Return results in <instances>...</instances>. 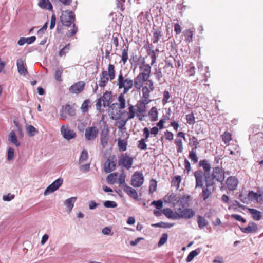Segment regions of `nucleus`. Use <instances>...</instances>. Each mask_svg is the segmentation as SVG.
<instances>
[{"mask_svg":"<svg viewBox=\"0 0 263 263\" xmlns=\"http://www.w3.org/2000/svg\"><path fill=\"white\" fill-rule=\"evenodd\" d=\"M117 85L119 90H123V94H126L133 87V79L127 74L123 75L122 72H120L117 78Z\"/></svg>","mask_w":263,"mask_h":263,"instance_id":"f03ea898","label":"nucleus"},{"mask_svg":"<svg viewBox=\"0 0 263 263\" xmlns=\"http://www.w3.org/2000/svg\"><path fill=\"white\" fill-rule=\"evenodd\" d=\"M170 98V93L168 91L165 90L163 92V98L162 99V103L165 105L168 102V100Z\"/></svg>","mask_w":263,"mask_h":263,"instance_id":"e2e57ef3","label":"nucleus"},{"mask_svg":"<svg viewBox=\"0 0 263 263\" xmlns=\"http://www.w3.org/2000/svg\"><path fill=\"white\" fill-rule=\"evenodd\" d=\"M127 111L124 110L121 112L120 116H125L127 119L131 120L135 116L137 117V112L135 106L132 104H128Z\"/></svg>","mask_w":263,"mask_h":263,"instance_id":"4468645a","label":"nucleus"},{"mask_svg":"<svg viewBox=\"0 0 263 263\" xmlns=\"http://www.w3.org/2000/svg\"><path fill=\"white\" fill-rule=\"evenodd\" d=\"M26 131L29 136L32 137L37 133V130L32 125H28L26 127Z\"/></svg>","mask_w":263,"mask_h":263,"instance_id":"c03bdc74","label":"nucleus"},{"mask_svg":"<svg viewBox=\"0 0 263 263\" xmlns=\"http://www.w3.org/2000/svg\"><path fill=\"white\" fill-rule=\"evenodd\" d=\"M89 103V100H86L83 102L81 107L83 112H85L88 111Z\"/></svg>","mask_w":263,"mask_h":263,"instance_id":"bf43d9fd","label":"nucleus"},{"mask_svg":"<svg viewBox=\"0 0 263 263\" xmlns=\"http://www.w3.org/2000/svg\"><path fill=\"white\" fill-rule=\"evenodd\" d=\"M118 145L120 151H125L126 150L127 143L124 140H119L118 141Z\"/></svg>","mask_w":263,"mask_h":263,"instance_id":"de8ad7c7","label":"nucleus"},{"mask_svg":"<svg viewBox=\"0 0 263 263\" xmlns=\"http://www.w3.org/2000/svg\"><path fill=\"white\" fill-rule=\"evenodd\" d=\"M85 86V83L84 81H79L71 85L69 88V91L73 94H79L83 91Z\"/></svg>","mask_w":263,"mask_h":263,"instance_id":"2eb2a0df","label":"nucleus"},{"mask_svg":"<svg viewBox=\"0 0 263 263\" xmlns=\"http://www.w3.org/2000/svg\"><path fill=\"white\" fill-rule=\"evenodd\" d=\"M88 158V153L87 150L82 151L79 158V163H81L86 161Z\"/></svg>","mask_w":263,"mask_h":263,"instance_id":"09e8293b","label":"nucleus"},{"mask_svg":"<svg viewBox=\"0 0 263 263\" xmlns=\"http://www.w3.org/2000/svg\"><path fill=\"white\" fill-rule=\"evenodd\" d=\"M98 129L96 127H89L86 129L85 137L87 140H93L98 134Z\"/></svg>","mask_w":263,"mask_h":263,"instance_id":"6ab92c4d","label":"nucleus"},{"mask_svg":"<svg viewBox=\"0 0 263 263\" xmlns=\"http://www.w3.org/2000/svg\"><path fill=\"white\" fill-rule=\"evenodd\" d=\"M194 29H187L184 32V36L186 42H191L192 40L193 33Z\"/></svg>","mask_w":263,"mask_h":263,"instance_id":"4c0bfd02","label":"nucleus"},{"mask_svg":"<svg viewBox=\"0 0 263 263\" xmlns=\"http://www.w3.org/2000/svg\"><path fill=\"white\" fill-rule=\"evenodd\" d=\"M186 73L187 75L189 76H192L195 73V67L192 64H190L189 65Z\"/></svg>","mask_w":263,"mask_h":263,"instance_id":"0e129e2a","label":"nucleus"},{"mask_svg":"<svg viewBox=\"0 0 263 263\" xmlns=\"http://www.w3.org/2000/svg\"><path fill=\"white\" fill-rule=\"evenodd\" d=\"M167 238L168 235L166 233L163 234L158 242V246L160 247L164 245L166 242Z\"/></svg>","mask_w":263,"mask_h":263,"instance_id":"6e6d98bb","label":"nucleus"},{"mask_svg":"<svg viewBox=\"0 0 263 263\" xmlns=\"http://www.w3.org/2000/svg\"><path fill=\"white\" fill-rule=\"evenodd\" d=\"M133 162V159L130 157L127 154H122L119 158L118 165L122 166L129 170L132 167Z\"/></svg>","mask_w":263,"mask_h":263,"instance_id":"0eeeda50","label":"nucleus"},{"mask_svg":"<svg viewBox=\"0 0 263 263\" xmlns=\"http://www.w3.org/2000/svg\"><path fill=\"white\" fill-rule=\"evenodd\" d=\"M260 196V195H259L253 191H250L248 194V197L253 202H257Z\"/></svg>","mask_w":263,"mask_h":263,"instance_id":"a18cd8bd","label":"nucleus"},{"mask_svg":"<svg viewBox=\"0 0 263 263\" xmlns=\"http://www.w3.org/2000/svg\"><path fill=\"white\" fill-rule=\"evenodd\" d=\"M145 85L143 86L142 88V99L146 103H148L150 102L149 97L150 92L154 90V82L152 80L147 81V82L145 83Z\"/></svg>","mask_w":263,"mask_h":263,"instance_id":"20e7f679","label":"nucleus"},{"mask_svg":"<svg viewBox=\"0 0 263 263\" xmlns=\"http://www.w3.org/2000/svg\"><path fill=\"white\" fill-rule=\"evenodd\" d=\"M63 180L62 178H58L55 180L53 183L50 184L45 190L44 194L47 195L48 194L51 193L58 190L63 184Z\"/></svg>","mask_w":263,"mask_h":263,"instance_id":"f8f14e48","label":"nucleus"},{"mask_svg":"<svg viewBox=\"0 0 263 263\" xmlns=\"http://www.w3.org/2000/svg\"><path fill=\"white\" fill-rule=\"evenodd\" d=\"M181 181V177L180 176H177L174 177L172 180L171 186L175 187L177 190L179 187V184Z\"/></svg>","mask_w":263,"mask_h":263,"instance_id":"79ce46f5","label":"nucleus"},{"mask_svg":"<svg viewBox=\"0 0 263 263\" xmlns=\"http://www.w3.org/2000/svg\"><path fill=\"white\" fill-rule=\"evenodd\" d=\"M222 139L225 144H228L232 139L231 135L228 132H225L222 135Z\"/></svg>","mask_w":263,"mask_h":263,"instance_id":"8fccbe9b","label":"nucleus"},{"mask_svg":"<svg viewBox=\"0 0 263 263\" xmlns=\"http://www.w3.org/2000/svg\"><path fill=\"white\" fill-rule=\"evenodd\" d=\"M77 200V197H73L67 199L65 201V205L66 206L69 211L70 212L73 207V204Z\"/></svg>","mask_w":263,"mask_h":263,"instance_id":"473e14b6","label":"nucleus"},{"mask_svg":"<svg viewBox=\"0 0 263 263\" xmlns=\"http://www.w3.org/2000/svg\"><path fill=\"white\" fill-rule=\"evenodd\" d=\"M116 77L115 66L112 64H109L107 70H103L100 74L98 85L101 87L106 86L108 81L114 80Z\"/></svg>","mask_w":263,"mask_h":263,"instance_id":"f257e3e1","label":"nucleus"},{"mask_svg":"<svg viewBox=\"0 0 263 263\" xmlns=\"http://www.w3.org/2000/svg\"><path fill=\"white\" fill-rule=\"evenodd\" d=\"M118 100L119 101L118 108L119 109H124L126 107V100L124 97L123 93H121L119 96Z\"/></svg>","mask_w":263,"mask_h":263,"instance_id":"72a5a7b5","label":"nucleus"},{"mask_svg":"<svg viewBox=\"0 0 263 263\" xmlns=\"http://www.w3.org/2000/svg\"><path fill=\"white\" fill-rule=\"evenodd\" d=\"M18 72L21 75L28 73L27 69L25 65V61L22 58L18 59L16 62Z\"/></svg>","mask_w":263,"mask_h":263,"instance_id":"4be33fe9","label":"nucleus"},{"mask_svg":"<svg viewBox=\"0 0 263 263\" xmlns=\"http://www.w3.org/2000/svg\"><path fill=\"white\" fill-rule=\"evenodd\" d=\"M147 141L144 139H140L138 141L137 147L140 150H146L147 149V144L146 142Z\"/></svg>","mask_w":263,"mask_h":263,"instance_id":"3c124183","label":"nucleus"},{"mask_svg":"<svg viewBox=\"0 0 263 263\" xmlns=\"http://www.w3.org/2000/svg\"><path fill=\"white\" fill-rule=\"evenodd\" d=\"M120 117L122 118V119L117 121V124L118 128H122L126 125L127 122L129 120L127 119L125 116H120Z\"/></svg>","mask_w":263,"mask_h":263,"instance_id":"603ef678","label":"nucleus"},{"mask_svg":"<svg viewBox=\"0 0 263 263\" xmlns=\"http://www.w3.org/2000/svg\"><path fill=\"white\" fill-rule=\"evenodd\" d=\"M116 158L115 155H111L108 157L104 163L103 170L106 173H110L116 169Z\"/></svg>","mask_w":263,"mask_h":263,"instance_id":"423d86ee","label":"nucleus"},{"mask_svg":"<svg viewBox=\"0 0 263 263\" xmlns=\"http://www.w3.org/2000/svg\"><path fill=\"white\" fill-rule=\"evenodd\" d=\"M174 226L173 223L164 222H160L157 223L152 224V227H159L162 228H169Z\"/></svg>","mask_w":263,"mask_h":263,"instance_id":"ea45409f","label":"nucleus"},{"mask_svg":"<svg viewBox=\"0 0 263 263\" xmlns=\"http://www.w3.org/2000/svg\"><path fill=\"white\" fill-rule=\"evenodd\" d=\"M121 57L122 61L125 64L128 59V48L127 47L122 50Z\"/></svg>","mask_w":263,"mask_h":263,"instance_id":"58836bf2","label":"nucleus"},{"mask_svg":"<svg viewBox=\"0 0 263 263\" xmlns=\"http://www.w3.org/2000/svg\"><path fill=\"white\" fill-rule=\"evenodd\" d=\"M157 189V182L155 180H152L151 182V184L149 187V192L150 193H153L156 191Z\"/></svg>","mask_w":263,"mask_h":263,"instance_id":"13d9d810","label":"nucleus"},{"mask_svg":"<svg viewBox=\"0 0 263 263\" xmlns=\"http://www.w3.org/2000/svg\"><path fill=\"white\" fill-rule=\"evenodd\" d=\"M111 96L110 93L108 92H106L101 98L103 101V105L104 106H106L109 105V102Z\"/></svg>","mask_w":263,"mask_h":263,"instance_id":"a19ab883","label":"nucleus"},{"mask_svg":"<svg viewBox=\"0 0 263 263\" xmlns=\"http://www.w3.org/2000/svg\"><path fill=\"white\" fill-rule=\"evenodd\" d=\"M249 211L254 219L259 220L261 218L262 213L261 212L254 209H249Z\"/></svg>","mask_w":263,"mask_h":263,"instance_id":"c756f323","label":"nucleus"},{"mask_svg":"<svg viewBox=\"0 0 263 263\" xmlns=\"http://www.w3.org/2000/svg\"><path fill=\"white\" fill-rule=\"evenodd\" d=\"M104 205L106 208H115L117 204L116 202L113 201H106L104 203Z\"/></svg>","mask_w":263,"mask_h":263,"instance_id":"69168bd1","label":"nucleus"},{"mask_svg":"<svg viewBox=\"0 0 263 263\" xmlns=\"http://www.w3.org/2000/svg\"><path fill=\"white\" fill-rule=\"evenodd\" d=\"M201 250V249L200 248H197L196 250L191 251L187 256L186 261L187 262H191L195 256L200 253Z\"/></svg>","mask_w":263,"mask_h":263,"instance_id":"2f4dec72","label":"nucleus"},{"mask_svg":"<svg viewBox=\"0 0 263 263\" xmlns=\"http://www.w3.org/2000/svg\"><path fill=\"white\" fill-rule=\"evenodd\" d=\"M214 184V181L211 179L210 176H206V188L203 189L202 191V196L203 199L205 200L208 199L211 194V191L209 189V187H212Z\"/></svg>","mask_w":263,"mask_h":263,"instance_id":"aec40b11","label":"nucleus"},{"mask_svg":"<svg viewBox=\"0 0 263 263\" xmlns=\"http://www.w3.org/2000/svg\"><path fill=\"white\" fill-rule=\"evenodd\" d=\"M8 140L17 147H18L20 145V142L18 141L15 133L13 130L11 131L9 133L8 135Z\"/></svg>","mask_w":263,"mask_h":263,"instance_id":"c85d7f7f","label":"nucleus"},{"mask_svg":"<svg viewBox=\"0 0 263 263\" xmlns=\"http://www.w3.org/2000/svg\"><path fill=\"white\" fill-rule=\"evenodd\" d=\"M76 114L74 108L68 104L63 106L60 111V115L63 120L67 119V115L70 116H74L76 115Z\"/></svg>","mask_w":263,"mask_h":263,"instance_id":"6e6552de","label":"nucleus"},{"mask_svg":"<svg viewBox=\"0 0 263 263\" xmlns=\"http://www.w3.org/2000/svg\"><path fill=\"white\" fill-rule=\"evenodd\" d=\"M144 181V177L141 172L136 171L133 174L132 180L131 184L135 187H138L142 185Z\"/></svg>","mask_w":263,"mask_h":263,"instance_id":"9d476101","label":"nucleus"},{"mask_svg":"<svg viewBox=\"0 0 263 263\" xmlns=\"http://www.w3.org/2000/svg\"><path fill=\"white\" fill-rule=\"evenodd\" d=\"M194 151L192 149V151L190 152L189 158L194 163H196L198 162V158Z\"/></svg>","mask_w":263,"mask_h":263,"instance_id":"052dcab7","label":"nucleus"},{"mask_svg":"<svg viewBox=\"0 0 263 263\" xmlns=\"http://www.w3.org/2000/svg\"><path fill=\"white\" fill-rule=\"evenodd\" d=\"M257 229V225L254 222H250L246 228H240L241 231L245 233H251L256 232Z\"/></svg>","mask_w":263,"mask_h":263,"instance_id":"a878e982","label":"nucleus"},{"mask_svg":"<svg viewBox=\"0 0 263 263\" xmlns=\"http://www.w3.org/2000/svg\"><path fill=\"white\" fill-rule=\"evenodd\" d=\"M147 79L142 77V76L138 74L133 80V86L137 90H140L144 86V82H147L149 81Z\"/></svg>","mask_w":263,"mask_h":263,"instance_id":"f3484780","label":"nucleus"},{"mask_svg":"<svg viewBox=\"0 0 263 263\" xmlns=\"http://www.w3.org/2000/svg\"><path fill=\"white\" fill-rule=\"evenodd\" d=\"M163 200L164 202L172 204L173 206H175L178 204L181 200V197L180 195L175 193H168L166 195L164 198Z\"/></svg>","mask_w":263,"mask_h":263,"instance_id":"1a4fd4ad","label":"nucleus"},{"mask_svg":"<svg viewBox=\"0 0 263 263\" xmlns=\"http://www.w3.org/2000/svg\"><path fill=\"white\" fill-rule=\"evenodd\" d=\"M162 33L161 30L159 29H157L155 30L153 33V43H157L162 37Z\"/></svg>","mask_w":263,"mask_h":263,"instance_id":"e433bc0d","label":"nucleus"},{"mask_svg":"<svg viewBox=\"0 0 263 263\" xmlns=\"http://www.w3.org/2000/svg\"><path fill=\"white\" fill-rule=\"evenodd\" d=\"M162 212L169 219H177L180 217V215L179 214L174 212L171 209L168 208L164 209Z\"/></svg>","mask_w":263,"mask_h":263,"instance_id":"393cba45","label":"nucleus"},{"mask_svg":"<svg viewBox=\"0 0 263 263\" xmlns=\"http://www.w3.org/2000/svg\"><path fill=\"white\" fill-rule=\"evenodd\" d=\"M195 215V212L192 209H185L182 210V218L190 219Z\"/></svg>","mask_w":263,"mask_h":263,"instance_id":"cd10ccee","label":"nucleus"},{"mask_svg":"<svg viewBox=\"0 0 263 263\" xmlns=\"http://www.w3.org/2000/svg\"><path fill=\"white\" fill-rule=\"evenodd\" d=\"M147 54L151 55V58L152 59L151 65H153L155 62L156 60V55L155 52L153 50H148Z\"/></svg>","mask_w":263,"mask_h":263,"instance_id":"4d7b16f0","label":"nucleus"},{"mask_svg":"<svg viewBox=\"0 0 263 263\" xmlns=\"http://www.w3.org/2000/svg\"><path fill=\"white\" fill-rule=\"evenodd\" d=\"M120 34L118 33H114L112 35V43L116 47V49L119 46V36Z\"/></svg>","mask_w":263,"mask_h":263,"instance_id":"5fc2aeb1","label":"nucleus"},{"mask_svg":"<svg viewBox=\"0 0 263 263\" xmlns=\"http://www.w3.org/2000/svg\"><path fill=\"white\" fill-rule=\"evenodd\" d=\"M125 2V0H117V7L120 9L121 11H123L124 10V4Z\"/></svg>","mask_w":263,"mask_h":263,"instance_id":"774afa93","label":"nucleus"},{"mask_svg":"<svg viewBox=\"0 0 263 263\" xmlns=\"http://www.w3.org/2000/svg\"><path fill=\"white\" fill-rule=\"evenodd\" d=\"M147 104L142 100V101L138 102L135 106L137 112V117L140 120H142V116L146 112V107L145 105Z\"/></svg>","mask_w":263,"mask_h":263,"instance_id":"a211bd4d","label":"nucleus"},{"mask_svg":"<svg viewBox=\"0 0 263 263\" xmlns=\"http://www.w3.org/2000/svg\"><path fill=\"white\" fill-rule=\"evenodd\" d=\"M78 31V28L77 26L73 24L72 25V29L68 31V33H67V37H71L74 36Z\"/></svg>","mask_w":263,"mask_h":263,"instance_id":"864d4df0","label":"nucleus"},{"mask_svg":"<svg viewBox=\"0 0 263 263\" xmlns=\"http://www.w3.org/2000/svg\"><path fill=\"white\" fill-rule=\"evenodd\" d=\"M70 49V44L68 43L62 49H61L59 52V55L60 57H63L65 55L66 53H68Z\"/></svg>","mask_w":263,"mask_h":263,"instance_id":"49530a36","label":"nucleus"},{"mask_svg":"<svg viewBox=\"0 0 263 263\" xmlns=\"http://www.w3.org/2000/svg\"><path fill=\"white\" fill-rule=\"evenodd\" d=\"M63 72V69L62 67H59L57 68L55 72L54 77L55 79L59 82H61L62 81V75Z\"/></svg>","mask_w":263,"mask_h":263,"instance_id":"37998d69","label":"nucleus"},{"mask_svg":"<svg viewBox=\"0 0 263 263\" xmlns=\"http://www.w3.org/2000/svg\"><path fill=\"white\" fill-rule=\"evenodd\" d=\"M186 119L187 123L189 124H193L195 122V118L193 114L186 115Z\"/></svg>","mask_w":263,"mask_h":263,"instance_id":"338daca9","label":"nucleus"},{"mask_svg":"<svg viewBox=\"0 0 263 263\" xmlns=\"http://www.w3.org/2000/svg\"><path fill=\"white\" fill-rule=\"evenodd\" d=\"M126 175L124 173L119 174L117 173H111L106 178L107 182L109 184H114L117 182L120 185L124 184Z\"/></svg>","mask_w":263,"mask_h":263,"instance_id":"7ed1b4c3","label":"nucleus"},{"mask_svg":"<svg viewBox=\"0 0 263 263\" xmlns=\"http://www.w3.org/2000/svg\"><path fill=\"white\" fill-rule=\"evenodd\" d=\"M39 6L42 9L52 11L53 7L49 0H41L38 4Z\"/></svg>","mask_w":263,"mask_h":263,"instance_id":"bb28decb","label":"nucleus"},{"mask_svg":"<svg viewBox=\"0 0 263 263\" xmlns=\"http://www.w3.org/2000/svg\"><path fill=\"white\" fill-rule=\"evenodd\" d=\"M199 166L202 167L205 172H209L211 169V165L208 161L206 160H200L199 163Z\"/></svg>","mask_w":263,"mask_h":263,"instance_id":"c9c22d12","label":"nucleus"},{"mask_svg":"<svg viewBox=\"0 0 263 263\" xmlns=\"http://www.w3.org/2000/svg\"><path fill=\"white\" fill-rule=\"evenodd\" d=\"M197 222L199 228L201 229H203L208 224V221L201 216H198Z\"/></svg>","mask_w":263,"mask_h":263,"instance_id":"f704fd0d","label":"nucleus"},{"mask_svg":"<svg viewBox=\"0 0 263 263\" xmlns=\"http://www.w3.org/2000/svg\"><path fill=\"white\" fill-rule=\"evenodd\" d=\"M61 133L63 137L67 140H70L76 137V133L68 126L62 125L61 127Z\"/></svg>","mask_w":263,"mask_h":263,"instance_id":"ddd939ff","label":"nucleus"},{"mask_svg":"<svg viewBox=\"0 0 263 263\" xmlns=\"http://www.w3.org/2000/svg\"><path fill=\"white\" fill-rule=\"evenodd\" d=\"M190 144H191L193 146L192 149L195 150L197 148V145L198 144L197 139L194 137L190 138Z\"/></svg>","mask_w":263,"mask_h":263,"instance_id":"680f3d73","label":"nucleus"},{"mask_svg":"<svg viewBox=\"0 0 263 263\" xmlns=\"http://www.w3.org/2000/svg\"><path fill=\"white\" fill-rule=\"evenodd\" d=\"M148 115L152 121H156L158 120V111L156 107H153L149 110Z\"/></svg>","mask_w":263,"mask_h":263,"instance_id":"7c9ffc66","label":"nucleus"},{"mask_svg":"<svg viewBox=\"0 0 263 263\" xmlns=\"http://www.w3.org/2000/svg\"><path fill=\"white\" fill-rule=\"evenodd\" d=\"M60 20L63 25L69 27L75 20L74 13L70 10L63 11L60 16Z\"/></svg>","mask_w":263,"mask_h":263,"instance_id":"39448f33","label":"nucleus"},{"mask_svg":"<svg viewBox=\"0 0 263 263\" xmlns=\"http://www.w3.org/2000/svg\"><path fill=\"white\" fill-rule=\"evenodd\" d=\"M123 185V191L126 193L129 197L135 199H137L138 198L137 192L135 189H133L125 183Z\"/></svg>","mask_w":263,"mask_h":263,"instance_id":"5701e85b","label":"nucleus"},{"mask_svg":"<svg viewBox=\"0 0 263 263\" xmlns=\"http://www.w3.org/2000/svg\"><path fill=\"white\" fill-rule=\"evenodd\" d=\"M213 181L215 179L218 182H222L224 179V174L222 168L218 167L213 169L212 176H210Z\"/></svg>","mask_w":263,"mask_h":263,"instance_id":"dca6fc26","label":"nucleus"},{"mask_svg":"<svg viewBox=\"0 0 263 263\" xmlns=\"http://www.w3.org/2000/svg\"><path fill=\"white\" fill-rule=\"evenodd\" d=\"M139 68L140 72L138 74L149 80V78L151 73V66L148 64H145V62L143 61L140 64Z\"/></svg>","mask_w":263,"mask_h":263,"instance_id":"9b49d317","label":"nucleus"},{"mask_svg":"<svg viewBox=\"0 0 263 263\" xmlns=\"http://www.w3.org/2000/svg\"><path fill=\"white\" fill-rule=\"evenodd\" d=\"M109 130L107 127L104 128L102 130L100 135L101 143L103 148L107 146L109 139Z\"/></svg>","mask_w":263,"mask_h":263,"instance_id":"412c9836","label":"nucleus"},{"mask_svg":"<svg viewBox=\"0 0 263 263\" xmlns=\"http://www.w3.org/2000/svg\"><path fill=\"white\" fill-rule=\"evenodd\" d=\"M226 184L229 190H234L237 186L238 180L234 177H229L227 179Z\"/></svg>","mask_w":263,"mask_h":263,"instance_id":"b1692460","label":"nucleus"}]
</instances>
